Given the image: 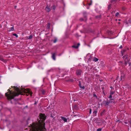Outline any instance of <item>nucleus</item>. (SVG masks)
Here are the masks:
<instances>
[{"mask_svg": "<svg viewBox=\"0 0 131 131\" xmlns=\"http://www.w3.org/2000/svg\"><path fill=\"white\" fill-rule=\"evenodd\" d=\"M119 15V13L117 12L115 14V16H118Z\"/></svg>", "mask_w": 131, "mask_h": 131, "instance_id": "2f4dec72", "label": "nucleus"}, {"mask_svg": "<svg viewBox=\"0 0 131 131\" xmlns=\"http://www.w3.org/2000/svg\"><path fill=\"white\" fill-rule=\"evenodd\" d=\"M124 123H125V124H127L128 123V122H125Z\"/></svg>", "mask_w": 131, "mask_h": 131, "instance_id": "8fccbe9b", "label": "nucleus"}, {"mask_svg": "<svg viewBox=\"0 0 131 131\" xmlns=\"http://www.w3.org/2000/svg\"><path fill=\"white\" fill-rule=\"evenodd\" d=\"M97 108H96V109H95L94 110V111L93 112V115L96 116V113H97Z\"/></svg>", "mask_w": 131, "mask_h": 131, "instance_id": "9b49d317", "label": "nucleus"}, {"mask_svg": "<svg viewBox=\"0 0 131 131\" xmlns=\"http://www.w3.org/2000/svg\"><path fill=\"white\" fill-rule=\"evenodd\" d=\"M41 93L43 94H44L45 93V91L44 90H42L40 91Z\"/></svg>", "mask_w": 131, "mask_h": 131, "instance_id": "aec40b11", "label": "nucleus"}, {"mask_svg": "<svg viewBox=\"0 0 131 131\" xmlns=\"http://www.w3.org/2000/svg\"><path fill=\"white\" fill-rule=\"evenodd\" d=\"M111 4H109L108 6V10L110 9L111 8Z\"/></svg>", "mask_w": 131, "mask_h": 131, "instance_id": "c85d7f7f", "label": "nucleus"}, {"mask_svg": "<svg viewBox=\"0 0 131 131\" xmlns=\"http://www.w3.org/2000/svg\"><path fill=\"white\" fill-rule=\"evenodd\" d=\"M33 36L32 35L29 36L28 37H27L28 39H30L32 38Z\"/></svg>", "mask_w": 131, "mask_h": 131, "instance_id": "5701e85b", "label": "nucleus"}, {"mask_svg": "<svg viewBox=\"0 0 131 131\" xmlns=\"http://www.w3.org/2000/svg\"><path fill=\"white\" fill-rule=\"evenodd\" d=\"M91 4L92 3H90L89 4V5H91Z\"/></svg>", "mask_w": 131, "mask_h": 131, "instance_id": "09e8293b", "label": "nucleus"}, {"mask_svg": "<svg viewBox=\"0 0 131 131\" xmlns=\"http://www.w3.org/2000/svg\"><path fill=\"white\" fill-rule=\"evenodd\" d=\"M57 41V39L56 38H54V40H52L51 41H52L53 43H55Z\"/></svg>", "mask_w": 131, "mask_h": 131, "instance_id": "f8f14e48", "label": "nucleus"}, {"mask_svg": "<svg viewBox=\"0 0 131 131\" xmlns=\"http://www.w3.org/2000/svg\"><path fill=\"white\" fill-rule=\"evenodd\" d=\"M79 85L80 86V87L82 89H85V87L84 86H82L81 85V82L80 81H79Z\"/></svg>", "mask_w": 131, "mask_h": 131, "instance_id": "9d476101", "label": "nucleus"}, {"mask_svg": "<svg viewBox=\"0 0 131 131\" xmlns=\"http://www.w3.org/2000/svg\"><path fill=\"white\" fill-rule=\"evenodd\" d=\"M82 71L80 69L78 70L76 72V73L77 75H81Z\"/></svg>", "mask_w": 131, "mask_h": 131, "instance_id": "20e7f679", "label": "nucleus"}, {"mask_svg": "<svg viewBox=\"0 0 131 131\" xmlns=\"http://www.w3.org/2000/svg\"><path fill=\"white\" fill-rule=\"evenodd\" d=\"M20 91L21 93L20 94H21V92H25L26 91H27V92L30 94L31 96H32V93L31 91H30V90L29 89H23V88H21V89H20Z\"/></svg>", "mask_w": 131, "mask_h": 131, "instance_id": "7ed1b4c3", "label": "nucleus"}, {"mask_svg": "<svg viewBox=\"0 0 131 131\" xmlns=\"http://www.w3.org/2000/svg\"><path fill=\"white\" fill-rule=\"evenodd\" d=\"M66 81L67 82H72L73 81V79H69L68 80H66Z\"/></svg>", "mask_w": 131, "mask_h": 131, "instance_id": "a211bd4d", "label": "nucleus"}, {"mask_svg": "<svg viewBox=\"0 0 131 131\" xmlns=\"http://www.w3.org/2000/svg\"><path fill=\"white\" fill-rule=\"evenodd\" d=\"M121 54H122V56H123V53H124L122 52V51H121Z\"/></svg>", "mask_w": 131, "mask_h": 131, "instance_id": "37998d69", "label": "nucleus"}, {"mask_svg": "<svg viewBox=\"0 0 131 131\" xmlns=\"http://www.w3.org/2000/svg\"><path fill=\"white\" fill-rule=\"evenodd\" d=\"M93 95L94 97H96V98H97V96L95 94H94Z\"/></svg>", "mask_w": 131, "mask_h": 131, "instance_id": "72a5a7b5", "label": "nucleus"}, {"mask_svg": "<svg viewBox=\"0 0 131 131\" xmlns=\"http://www.w3.org/2000/svg\"><path fill=\"white\" fill-rule=\"evenodd\" d=\"M13 35L14 36H15L16 38H17L18 37V35L14 33V34H13Z\"/></svg>", "mask_w": 131, "mask_h": 131, "instance_id": "c756f323", "label": "nucleus"}, {"mask_svg": "<svg viewBox=\"0 0 131 131\" xmlns=\"http://www.w3.org/2000/svg\"><path fill=\"white\" fill-rule=\"evenodd\" d=\"M0 60L3 61L4 62H6L7 61L6 60H4L2 57L0 56Z\"/></svg>", "mask_w": 131, "mask_h": 131, "instance_id": "1a4fd4ad", "label": "nucleus"}, {"mask_svg": "<svg viewBox=\"0 0 131 131\" xmlns=\"http://www.w3.org/2000/svg\"><path fill=\"white\" fill-rule=\"evenodd\" d=\"M73 116H76V115H74Z\"/></svg>", "mask_w": 131, "mask_h": 131, "instance_id": "6e6d98bb", "label": "nucleus"}, {"mask_svg": "<svg viewBox=\"0 0 131 131\" xmlns=\"http://www.w3.org/2000/svg\"><path fill=\"white\" fill-rule=\"evenodd\" d=\"M94 122L96 123L98 121V119L97 118H94L93 119Z\"/></svg>", "mask_w": 131, "mask_h": 131, "instance_id": "6ab92c4d", "label": "nucleus"}, {"mask_svg": "<svg viewBox=\"0 0 131 131\" xmlns=\"http://www.w3.org/2000/svg\"><path fill=\"white\" fill-rule=\"evenodd\" d=\"M114 101V100L113 99H110L109 100H108V102L109 103L113 102Z\"/></svg>", "mask_w": 131, "mask_h": 131, "instance_id": "dca6fc26", "label": "nucleus"}, {"mask_svg": "<svg viewBox=\"0 0 131 131\" xmlns=\"http://www.w3.org/2000/svg\"><path fill=\"white\" fill-rule=\"evenodd\" d=\"M62 119L63 120L64 122H67V118L64 117H61Z\"/></svg>", "mask_w": 131, "mask_h": 131, "instance_id": "2eb2a0df", "label": "nucleus"}, {"mask_svg": "<svg viewBox=\"0 0 131 131\" xmlns=\"http://www.w3.org/2000/svg\"><path fill=\"white\" fill-rule=\"evenodd\" d=\"M91 111H92V110L91 109H90V111H89V113L90 114H91Z\"/></svg>", "mask_w": 131, "mask_h": 131, "instance_id": "ea45409f", "label": "nucleus"}, {"mask_svg": "<svg viewBox=\"0 0 131 131\" xmlns=\"http://www.w3.org/2000/svg\"><path fill=\"white\" fill-rule=\"evenodd\" d=\"M72 47L74 48L75 49H77L78 48V46H75V45H73L72 46Z\"/></svg>", "mask_w": 131, "mask_h": 131, "instance_id": "393cba45", "label": "nucleus"}, {"mask_svg": "<svg viewBox=\"0 0 131 131\" xmlns=\"http://www.w3.org/2000/svg\"><path fill=\"white\" fill-rule=\"evenodd\" d=\"M50 24L49 23H48V24H47V27L46 28H47L48 29H49L50 28Z\"/></svg>", "mask_w": 131, "mask_h": 131, "instance_id": "412c9836", "label": "nucleus"}, {"mask_svg": "<svg viewBox=\"0 0 131 131\" xmlns=\"http://www.w3.org/2000/svg\"><path fill=\"white\" fill-rule=\"evenodd\" d=\"M52 8L54 10L55 9H56V7L54 5H53V6H52Z\"/></svg>", "mask_w": 131, "mask_h": 131, "instance_id": "473e14b6", "label": "nucleus"}, {"mask_svg": "<svg viewBox=\"0 0 131 131\" xmlns=\"http://www.w3.org/2000/svg\"><path fill=\"white\" fill-rule=\"evenodd\" d=\"M14 30V26L13 25V27H11L10 29V30L9 31H13Z\"/></svg>", "mask_w": 131, "mask_h": 131, "instance_id": "b1692460", "label": "nucleus"}, {"mask_svg": "<svg viewBox=\"0 0 131 131\" xmlns=\"http://www.w3.org/2000/svg\"><path fill=\"white\" fill-rule=\"evenodd\" d=\"M14 89L16 91H14L12 93L9 89H8V91H9L5 93V96L8 100L14 99V97L18 96L21 93L19 88L14 86Z\"/></svg>", "mask_w": 131, "mask_h": 131, "instance_id": "f03ea898", "label": "nucleus"}, {"mask_svg": "<svg viewBox=\"0 0 131 131\" xmlns=\"http://www.w3.org/2000/svg\"><path fill=\"white\" fill-rule=\"evenodd\" d=\"M114 93V91H111L110 94L112 95Z\"/></svg>", "mask_w": 131, "mask_h": 131, "instance_id": "a878e982", "label": "nucleus"}, {"mask_svg": "<svg viewBox=\"0 0 131 131\" xmlns=\"http://www.w3.org/2000/svg\"><path fill=\"white\" fill-rule=\"evenodd\" d=\"M118 23L119 24H120V22H118Z\"/></svg>", "mask_w": 131, "mask_h": 131, "instance_id": "603ef678", "label": "nucleus"}, {"mask_svg": "<svg viewBox=\"0 0 131 131\" xmlns=\"http://www.w3.org/2000/svg\"><path fill=\"white\" fill-rule=\"evenodd\" d=\"M128 121V122L130 124V127H131V119H130L129 121Z\"/></svg>", "mask_w": 131, "mask_h": 131, "instance_id": "f704fd0d", "label": "nucleus"}, {"mask_svg": "<svg viewBox=\"0 0 131 131\" xmlns=\"http://www.w3.org/2000/svg\"><path fill=\"white\" fill-rule=\"evenodd\" d=\"M116 1L117 0H111V2L112 3L114 4L116 2Z\"/></svg>", "mask_w": 131, "mask_h": 131, "instance_id": "4be33fe9", "label": "nucleus"}, {"mask_svg": "<svg viewBox=\"0 0 131 131\" xmlns=\"http://www.w3.org/2000/svg\"><path fill=\"white\" fill-rule=\"evenodd\" d=\"M112 97V95L110 94L109 98H110V99H111Z\"/></svg>", "mask_w": 131, "mask_h": 131, "instance_id": "e433bc0d", "label": "nucleus"}, {"mask_svg": "<svg viewBox=\"0 0 131 131\" xmlns=\"http://www.w3.org/2000/svg\"><path fill=\"white\" fill-rule=\"evenodd\" d=\"M52 57L54 60H55L56 59L55 57V53L52 54Z\"/></svg>", "mask_w": 131, "mask_h": 131, "instance_id": "4468645a", "label": "nucleus"}, {"mask_svg": "<svg viewBox=\"0 0 131 131\" xmlns=\"http://www.w3.org/2000/svg\"><path fill=\"white\" fill-rule=\"evenodd\" d=\"M80 20L81 21H83L84 20V19L82 18H81L80 19Z\"/></svg>", "mask_w": 131, "mask_h": 131, "instance_id": "4c0bfd02", "label": "nucleus"}, {"mask_svg": "<svg viewBox=\"0 0 131 131\" xmlns=\"http://www.w3.org/2000/svg\"><path fill=\"white\" fill-rule=\"evenodd\" d=\"M36 103H37V102L36 101L34 103V104L36 105Z\"/></svg>", "mask_w": 131, "mask_h": 131, "instance_id": "de8ad7c7", "label": "nucleus"}, {"mask_svg": "<svg viewBox=\"0 0 131 131\" xmlns=\"http://www.w3.org/2000/svg\"><path fill=\"white\" fill-rule=\"evenodd\" d=\"M101 15H99L96 16V18H100L101 17Z\"/></svg>", "mask_w": 131, "mask_h": 131, "instance_id": "cd10ccee", "label": "nucleus"}, {"mask_svg": "<svg viewBox=\"0 0 131 131\" xmlns=\"http://www.w3.org/2000/svg\"><path fill=\"white\" fill-rule=\"evenodd\" d=\"M80 44L79 43H78L77 44V46H78V47H79V46H80Z\"/></svg>", "mask_w": 131, "mask_h": 131, "instance_id": "c03bdc74", "label": "nucleus"}, {"mask_svg": "<svg viewBox=\"0 0 131 131\" xmlns=\"http://www.w3.org/2000/svg\"><path fill=\"white\" fill-rule=\"evenodd\" d=\"M128 63H129V66H130L131 65V62H129Z\"/></svg>", "mask_w": 131, "mask_h": 131, "instance_id": "79ce46f5", "label": "nucleus"}, {"mask_svg": "<svg viewBox=\"0 0 131 131\" xmlns=\"http://www.w3.org/2000/svg\"><path fill=\"white\" fill-rule=\"evenodd\" d=\"M124 64L125 65H126L127 64V62L126 61H125Z\"/></svg>", "mask_w": 131, "mask_h": 131, "instance_id": "a19ab883", "label": "nucleus"}, {"mask_svg": "<svg viewBox=\"0 0 131 131\" xmlns=\"http://www.w3.org/2000/svg\"><path fill=\"white\" fill-rule=\"evenodd\" d=\"M113 131H116L114 129Z\"/></svg>", "mask_w": 131, "mask_h": 131, "instance_id": "864d4df0", "label": "nucleus"}, {"mask_svg": "<svg viewBox=\"0 0 131 131\" xmlns=\"http://www.w3.org/2000/svg\"><path fill=\"white\" fill-rule=\"evenodd\" d=\"M98 60H99L97 58H95V57L94 58V60L95 61V62L97 61Z\"/></svg>", "mask_w": 131, "mask_h": 131, "instance_id": "bb28decb", "label": "nucleus"}, {"mask_svg": "<svg viewBox=\"0 0 131 131\" xmlns=\"http://www.w3.org/2000/svg\"><path fill=\"white\" fill-rule=\"evenodd\" d=\"M122 77V76H121V78ZM121 80H122V78H121Z\"/></svg>", "mask_w": 131, "mask_h": 131, "instance_id": "5fc2aeb1", "label": "nucleus"}, {"mask_svg": "<svg viewBox=\"0 0 131 131\" xmlns=\"http://www.w3.org/2000/svg\"><path fill=\"white\" fill-rule=\"evenodd\" d=\"M122 46H121L119 48L120 49H122Z\"/></svg>", "mask_w": 131, "mask_h": 131, "instance_id": "49530a36", "label": "nucleus"}, {"mask_svg": "<svg viewBox=\"0 0 131 131\" xmlns=\"http://www.w3.org/2000/svg\"><path fill=\"white\" fill-rule=\"evenodd\" d=\"M96 123H97V124H99L100 123V122H97Z\"/></svg>", "mask_w": 131, "mask_h": 131, "instance_id": "a18cd8bd", "label": "nucleus"}, {"mask_svg": "<svg viewBox=\"0 0 131 131\" xmlns=\"http://www.w3.org/2000/svg\"><path fill=\"white\" fill-rule=\"evenodd\" d=\"M104 104H105V106H108L109 104L108 102V99H107L106 101H105V103Z\"/></svg>", "mask_w": 131, "mask_h": 131, "instance_id": "6e6552de", "label": "nucleus"}, {"mask_svg": "<svg viewBox=\"0 0 131 131\" xmlns=\"http://www.w3.org/2000/svg\"><path fill=\"white\" fill-rule=\"evenodd\" d=\"M45 10L47 12H49L50 11L51 9L48 5L46 6L45 8Z\"/></svg>", "mask_w": 131, "mask_h": 131, "instance_id": "423d86ee", "label": "nucleus"}, {"mask_svg": "<svg viewBox=\"0 0 131 131\" xmlns=\"http://www.w3.org/2000/svg\"><path fill=\"white\" fill-rule=\"evenodd\" d=\"M11 99V100H9L10 101L11 103L12 104H14L15 105H16L17 104V103H18L17 101L16 100V99H14L13 100V101H12Z\"/></svg>", "mask_w": 131, "mask_h": 131, "instance_id": "39448f33", "label": "nucleus"}, {"mask_svg": "<svg viewBox=\"0 0 131 131\" xmlns=\"http://www.w3.org/2000/svg\"><path fill=\"white\" fill-rule=\"evenodd\" d=\"M102 129V128H99L97 129L96 130L97 131H101Z\"/></svg>", "mask_w": 131, "mask_h": 131, "instance_id": "7c9ffc66", "label": "nucleus"}, {"mask_svg": "<svg viewBox=\"0 0 131 131\" xmlns=\"http://www.w3.org/2000/svg\"><path fill=\"white\" fill-rule=\"evenodd\" d=\"M126 50L125 49H123L122 50V52H124H124L126 51Z\"/></svg>", "mask_w": 131, "mask_h": 131, "instance_id": "58836bf2", "label": "nucleus"}, {"mask_svg": "<svg viewBox=\"0 0 131 131\" xmlns=\"http://www.w3.org/2000/svg\"><path fill=\"white\" fill-rule=\"evenodd\" d=\"M105 110H104L100 113V115L101 116L104 115Z\"/></svg>", "mask_w": 131, "mask_h": 131, "instance_id": "ddd939ff", "label": "nucleus"}, {"mask_svg": "<svg viewBox=\"0 0 131 131\" xmlns=\"http://www.w3.org/2000/svg\"><path fill=\"white\" fill-rule=\"evenodd\" d=\"M39 119H38V123L35 124L33 123L32 127L33 131H46V129L45 127V121L46 119V116L44 114L40 113Z\"/></svg>", "mask_w": 131, "mask_h": 131, "instance_id": "f257e3e1", "label": "nucleus"}, {"mask_svg": "<svg viewBox=\"0 0 131 131\" xmlns=\"http://www.w3.org/2000/svg\"><path fill=\"white\" fill-rule=\"evenodd\" d=\"M50 117L52 118H53V119L55 118V114L54 113V112H53V113L52 112L50 114Z\"/></svg>", "mask_w": 131, "mask_h": 131, "instance_id": "0eeeda50", "label": "nucleus"}, {"mask_svg": "<svg viewBox=\"0 0 131 131\" xmlns=\"http://www.w3.org/2000/svg\"><path fill=\"white\" fill-rule=\"evenodd\" d=\"M16 6H15V8H16Z\"/></svg>", "mask_w": 131, "mask_h": 131, "instance_id": "4d7b16f0", "label": "nucleus"}, {"mask_svg": "<svg viewBox=\"0 0 131 131\" xmlns=\"http://www.w3.org/2000/svg\"><path fill=\"white\" fill-rule=\"evenodd\" d=\"M83 15L84 16V18H85L86 20H87V16L86 15V13L85 12H84L83 13Z\"/></svg>", "mask_w": 131, "mask_h": 131, "instance_id": "f3484780", "label": "nucleus"}, {"mask_svg": "<svg viewBox=\"0 0 131 131\" xmlns=\"http://www.w3.org/2000/svg\"><path fill=\"white\" fill-rule=\"evenodd\" d=\"M123 58H125V59H127V57L126 56V55H125L124 56H123Z\"/></svg>", "mask_w": 131, "mask_h": 131, "instance_id": "c9c22d12", "label": "nucleus"}, {"mask_svg": "<svg viewBox=\"0 0 131 131\" xmlns=\"http://www.w3.org/2000/svg\"><path fill=\"white\" fill-rule=\"evenodd\" d=\"M90 2H91V3H92V1L91 0V1H90Z\"/></svg>", "mask_w": 131, "mask_h": 131, "instance_id": "3c124183", "label": "nucleus"}]
</instances>
